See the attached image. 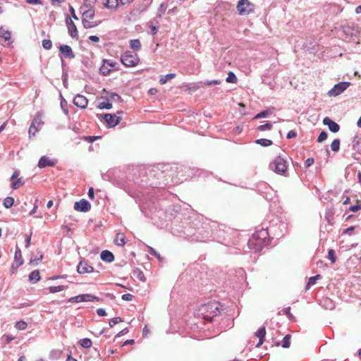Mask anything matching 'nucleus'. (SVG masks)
Segmentation results:
<instances>
[{"instance_id":"obj_1","label":"nucleus","mask_w":361,"mask_h":361,"mask_svg":"<svg viewBox=\"0 0 361 361\" xmlns=\"http://www.w3.org/2000/svg\"><path fill=\"white\" fill-rule=\"evenodd\" d=\"M219 307L216 302H209L201 305L195 312L197 317H202L206 321L212 322V318L217 315Z\"/></svg>"},{"instance_id":"obj_2","label":"nucleus","mask_w":361,"mask_h":361,"mask_svg":"<svg viewBox=\"0 0 361 361\" xmlns=\"http://www.w3.org/2000/svg\"><path fill=\"white\" fill-rule=\"evenodd\" d=\"M267 235V231L262 230L259 232L255 233L252 235L251 238L248 240V246L250 249L254 250L255 252L260 251L264 244V239Z\"/></svg>"},{"instance_id":"obj_3","label":"nucleus","mask_w":361,"mask_h":361,"mask_svg":"<svg viewBox=\"0 0 361 361\" xmlns=\"http://www.w3.org/2000/svg\"><path fill=\"white\" fill-rule=\"evenodd\" d=\"M269 167L277 174L285 175L288 169V163L281 156H278L270 163Z\"/></svg>"},{"instance_id":"obj_4","label":"nucleus","mask_w":361,"mask_h":361,"mask_svg":"<svg viewBox=\"0 0 361 361\" xmlns=\"http://www.w3.org/2000/svg\"><path fill=\"white\" fill-rule=\"evenodd\" d=\"M121 61L126 67H135L138 65L140 58L136 53L126 51L121 55Z\"/></svg>"},{"instance_id":"obj_5","label":"nucleus","mask_w":361,"mask_h":361,"mask_svg":"<svg viewBox=\"0 0 361 361\" xmlns=\"http://www.w3.org/2000/svg\"><path fill=\"white\" fill-rule=\"evenodd\" d=\"M44 124L42 120V115L38 112L35 117L33 118L31 125L28 130L29 137H35L37 133L41 130L42 126Z\"/></svg>"},{"instance_id":"obj_6","label":"nucleus","mask_w":361,"mask_h":361,"mask_svg":"<svg viewBox=\"0 0 361 361\" xmlns=\"http://www.w3.org/2000/svg\"><path fill=\"white\" fill-rule=\"evenodd\" d=\"M94 16V11L92 9H89L83 12L82 16V22L85 28H92L98 25L96 22L91 21V20L93 19Z\"/></svg>"},{"instance_id":"obj_7","label":"nucleus","mask_w":361,"mask_h":361,"mask_svg":"<svg viewBox=\"0 0 361 361\" xmlns=\"http://www.w3.org/2000/svg\"><path fill=\"white\" fill-rule=\"evenodd\" d=\"M254 6L248 0H240L237 9L240 15H248L253 11Z\"/></svg>"},{"instance_id":"obj_8","label":"nucleus","mask_w":361,"mask_h":361,"mask_svg":"<svg viewBox=\"0 0 361 361\" xmlns=\"http://www.w3.org/2000/svg\"><path fill=\"white\" fill-rule=\"evenodd\" d=\"M122 114L123 111H118L117 114H104L103 118L109 127H114L121 121V117L118 115Z\"/></svg>"},{"instance_id":"obj_9","label":"nucleus","mask_w":361,"mask_h":361,"mask_svg":"<svg viewBox=\"0 0 361 361\" xmlns=\"http://www.w3.org/2000/svg\"><path fill=\"white\" fill-rule=\"evenodd\" d=\"M349 82H341L335 85L334 87L329 91V95L331 97H336L343 92L349 86Z\"/></svg>"},{"instance_id":"obj_10","label":"nucleus","mask_w":361,"mask_h":361,"mask_svg":"<svg viewBox=\"0 0 361 361\" xmlns=\"http://www.w3.org/2000/svg\"><path fill=\"white\" fill-rule=\"evenodd\" d=\"M73 207L77 211L86 212L90 209L91 204L87 200L82 199L75 202Z\"/></svg>"},{"instance_id":"obj_11","label":"nucleus","mask_w":361,"mask_h":361,"mask_svg":"<svg viewBox=\"0 0 361 361\" xmlns=\"http://www.w3.org/2000/svg\"><path fill=\"white\" fill-rule=\"evenodd\" d=\"M73 103L80 109H85L87 106L88 100L85 96L82 94H77L74 97Z\"/></svg>"},{"instance_id":"obj_12","label":"nucleus","mask_w":361,"mask_h":361,"mask_svg":"<svg viewBox=\"0 0 361 361\" xmlns=\"http://www.w3.org/2000/svg\"><path fill=\"white\" fill-rule=\"evenodd\" d=\"M78 272L81 274L91 273L93 271L94 268L88 264V263L85 261L80 262L78 266Z\"/></svg>"},{"instance_id":"obj_13","label":"nucleus","mask_w":361,"mask_h":361,"mask_svg":"<svg viewBox=\"0 0 361 361\" xmlns=\"http://www.w3.org/2000/svg\"><path fill=\"white\" fill-rule=\"evenodd\" d=\"M18 176L19 172L15 171L11 176V180H13L11 188L13 189L16 190L24 184V180L22 178H18Z\"/></svg>"},{"instance_id":"obj_14","label":"nucleus","mask_w":361,"mask_h":361,"mask_svg":"<svg viewBox=\"0 0 361 361\" xmlns=\"http://www.w3.org/2000/svg\"><path fill=\"white\" fill-rule=\"evenodd\" d=\"M323 123L327 126L329 129L333 133H337L340 130L339 125L329 117H325L324 118Z\"/></svg>"},{"instance_id":"obj_15","label":"nucleus","mask_w":361,"mask_h":361,"mask_svg":"<svg viewBox=\"0 0 361 361\" xmlns=\"http://www.w3.org/2000/svg\"><path fill=\"white\" fill-rule=\"evenodd\" d=\"M66 23L68 30V33L70 34L71 37L77 38L78 37V32L75 23L70 18H67Z\"/></svg>"},{"instance_id":"obj_16","label":"nucleus","mask_w":361,"mask_h":361,"mask_svg":"<svg viewBox=\"0 0 361 361\" xmlns=\"http://www.w3.org/2000/svg\"><path fill=\"white\" fill-rule=\"evenodd\" d=\"M114 66L115 63L104 60L103 61V64L100 67L99 71L102 75H106L110 73L111 68H114Z\"/></svg>"},{"instance_id":"obj_17","label":"nucleus","mask_w":361,"mask_h":361,"mask_svg":"<svg viewBox=\"0 0 361 361\" xmlns=\"http://www.w3.org/2000/svg\"><path fill=\"white\" fill-rule=\"evenodd\" d=\"M56 162L54 160L50 159L48 157L46 156L42 157L38 162V166L39 168L54 166Z\"/></svg>"},{"instance_id":"obj_18","label":"nucleus","mask_w":361,"mask_h":361,"mask_svg":"<svg viewBox=\"0 0 361 361\" xmlns=\"http://www.w3.org/2000/svg\"><path fill=\"white\" fill-rule=\"evenodd\" d=\"M59 50L65 58L72 59L75 56L72 49L68 45H61Z\"/></svg>"},{"instance_id":"obj_19","label":"nucleus","mask_w":361,"mask_h":361,"mask_svg":"<svg viewBox=\"0 0 361 361\" xmlns=\"http://www.w3.org/2000/svg\"><path fill=\"white\" fill-rule=\"evenodd\" d=\"M11 39V32L1 27L0 28V42L9 43Z\"/></svg>"},{"instance_id":"obj_20","label":"nucleus","mask_w":361,"mask_h":361,"mask_svg":"<svg viewBox=\"0 0 361 361\" xmlns=\"http://www.w3.org/2000/svg\"><path fill=\"white\" fill-rule=\"evenodd\" d=\"M256 336L259 338V342L257 344V347H259L261 345H262L264 342V338L266 336V329L264 326L260 327L258 331L256 332Z\"/></svg>"},{"instance_id":"obj_21","label":"nucleus","mask_w":361,"mask_h":361,"mask_svg":"<svg viewBox=\"0 0 361 361\" xmlns=\"http://www.w3.org/2000/svg\"><path fill=\"white\" fill-rule=\"evenodd\" d=\"M100 257L103 261L106 262H111L114 260V255L109 250L102 251L101 252Z\"/></svg>"},{"instance_id":"obj_22","label":"nucleus","mask_w":361,"mask_h":361,"mask_svg":"<svg viewBox=\"0 0 361 361\" xmlns=\"http://www.w3.org/2000/svg\"><path fill=\"white\" fill-rule=\"evenodd\" d=\"M114 243L118 246H123L126 243L125 235L121 233H118L114 239Z\"/></svg>"},{"instance_id":"obj_23","label":"nucleus","mask_w":361,"mask_h":361,"mask_svg":"<svg viewBox=\"0 0 361 361\" xmlns=\"http://www.w3.org/2000/svg\"><path fill=\"white\" fill-rule=\"evenodd\" d=\"M41 279L40 274L38 270H34L29 274V281L31 283H37Z\"/></svg>"},{"instance_id":"obj_24","label":"nucleus","mask_w":361,"mask_h":361,"mask_svg":"<svg viewBox=\"0 0 361 361\" xmlns=\"http://www.w3.org/2000/svg\"><path fill=\"white\" fill-rule=\"evenodd\" d=\"M129 46L134 51H139L142 47L141 42L138 39L130 40Z\"/></svg>"},{"instance_id":"obj_25","label":"nucleus","mask_w":361,"mask_h":361,"mask_svg":"<svg viewBox=\"0 0 361 361\" xmlns=\"http://www.w3.org/2000/svg\"><path fill=\"white\" fill-rule=\"evenodd\" d=\"M99 302L101 299L91 294H83V302Z\"/></svg>"},{"instance_id":"obj_26","label":"nucleus","mask_w":361,"mask_h":361,"mask_svg":"<svg viewBox=\"0 0 361 361\" xmlns=\"http://www.w3.org/2000/svg\"><path fill=\"white\" fill-rule=\"evenodd\" d=\"M133 274L134 277H135L137 279L142 281H145V274L140 269H139L137 268L133 270Z\"/></svg>"},{"instance_id":"obj_27","label":"nucleus","mask_w":361,"mask_h":361,"mask_svg":"<svg viewBox=\"0 0 361 361\" xmlns=\"http://www.w3.org/2000/svg\"><path fill=\"white\" fill-rule=\"evenodd\" d=\"M176 77L175 73H169L166 75H161L160 77L159 82L161 85H164L169 80L173 79Z\"/></svg>"},{"instance_id":"obj_28","label":"nucleus","mask_w":361,"mask_h":361,"mask_svg":"<svg viewBox=\"0 0 361 361\" xmlns=\"http://www.w3.org/2000/svg\"><path fill=\"white\" fill-rule=\"evenodd\" d=\"M118 6V0H106L104 3V6L110 9L116 8Z\"/></svg>"},{"instance_id":"obj_29","label":"nucleus","mask_w":361,"mask_h":361,"mask_svg":"<svg viewBox=\"0 0 361 361\" xmlns=\"http://www.w3.org/2000/svg\"><path fill=\"white\" fill-rule=\"evenodd\" d=\"M321 278L319 274L314 276H312L309 279V281L306 285V289H309L312 286L316 283L317 281Z\"/></svg>"},{"instance_id":"obj_30","label":"nucleus","mask_w":361,"mask_h":361,"mask_svg":"<svg viewBox=\"0 0 361 361\" xmlns=\"http://www.w3.org/2000/svg\"><path fill=\"white\" fill-rule=\"evenodd\" d=\"M255 142L258 145H260L261 146H263V147H269L272 145L271 140H268V139H264V138L257 140L255 141Z\"/></svg>"},{"instance_id":"obj_31","label":"nucleus","mask_w":361,"mask_h":361,"mask_svg":"<svg viewBox=\"0 0 361 361\" xmlns=\"http://www.w3.org/2000/svg\"><path fill=\"white\" fill-rule=\"evenodd\" d=\"M290 338L291 336L290 334H287L284 336L282 341V347L284 348H288L290 345Z\"/></svg>"},{"instance_id":"obj_32","label":"nucleus","mask_w":361,"mask_h":361,"mask_svg":"<svg viewBox=\"0 0 361 361\" xmlns=\"http://www.w3.org/2000/svg\"><path fill=\"white\" fill-rule=\"evenodd\" d=\"M67 287L64 286H50L49 288V291L51 293H54L57 292L62 291L65 290Z\"/></svg>"},{"instance_id":"obj_33","label":"nucleus","mask_w":361,"mask_h":361,"mask_svg":"<svg viewBox=\"0 0 361 361\" xmlns=\"http://www.w3.org/2000/svg\"><path fill=\"white\" fill-rule=\"evenodd\" d=\"M14 203V199L12 197H7L4 200V206L6 208H11Z\"/></svg>"},{"instance_id":"obj_34","label":"nucleus","mask_w":361,"mask_h":361,"mask_svg":"<svg viewBox=\"0 0 361 361\" xmlns=\"http://www.w3.org/2000/svg\"><path fill=\"white\" fill-rule=\"evenodd\" d=\"M80 344L82 347L89 348L92 346V341L90 338H82L80 341Z\"/></svg>"},{"instance_id":"obj_35","label":"nucleus","mask_w":361,"mask_h":361,"mask_svg":"<svg viewBox=\"0 0 361 361\" xmlns=\"http://www.w3.org/2000/svg\"><path fill=\"white\" fill-rule=\"evenodd\" d=\"M226 82L228 83H236L238 81L237 77L233 72H229L228 73V76L226 79Z\"/></svg>"},{"instance_id":"obj_36","label":"nucleus","mask_w":361,"mask_h":361,"mask_svg":"<svg viewBox=\"0 0 361 361\" xmlns=\"http://www.w3.org/2000/svg\"><path fill=\"white\" fill-rule=\"evenodd\" d=\"M14 260H15V262H23L22 253L18 247H16V250L15 252Z\"/></svg>"},{"instance_id":"obj_37","label":"nucleus","mask_w":361,"mask_h":361,"mask_svg":"<svg viewBox=\"0 0 361 361\" xmlns=\"http://www.w3.org/2000/svg\"><path fill=\"white\" fill-rule=\"evenodd\" d=\"M331 149L334 152H338L340 149V140L335 139L331 144Z\"/></svg>"},{"instance_id":"obj_38","label":"nucleus","mask_w":361,"mask_h":361,"mask_svg":"<svg viewBox=\"0 0 361 361\" xmlns=\"http://www.w3.org/2000/svg\"><path fill=\"white\" fill-rule=\"evenodd\" d=\"M27 323L23 320L17 322L15 324V327L18 330H25L27 328Z\"/></svg>"},{"instance_id":"obj_39","label":"nucleus","mask_w":361,"mask_h":361,"mask_svg":"<svg viewBox=\"0 0 361 361\" xmlns=\"http://www.w3.org/2000/svg\"><path fill=\"white\" fill-rule=\"evenodd\" d=\"M271 128H272L271 123L269 122H267L265 124L258 126L257 129L259 131H264V130H269L271 129Z\"/></svg>"},{"instance_id":"obj_40","label":"nucleus","mask_w":361,"mask_h":361,"mask_svg":"<svg viewBox=\"0 0 361 361\" xmlns=\"http://www.w3.org/2000/svg\"><path fill=\"white\" fill-rule=\"evenodd\" d=\"M328 258L331 262V263L334 264L336 261V257L335 255V252L334 250L330 249L328 251Z\"/></svg>"},{"instance_id":"obj_41","label":"nucleus","mask_w":361,"mask_h":361,"mask_svg":"<svg viewBox=\"0 0 361 361\" xmlns=\"http://www.w3.org/2000/svg\"><path fill=\"white\" fill-rule=\"evenodd\" d=\"M38 253H39V257H38V255H36V257H32L30 260V263H31V264L35 263L36 264H37L38 262L42 259L43 255L42 254L41 252H38Z\"/></svg>"},{"instance_id":"obj_42","label":"nucleus","mask_w":361,"mask_h":361,"mask_svg":"<svg viewBox=\"0 0 361 361\" xmlns=\"http://www.w3.org/2000/svg\"><path fill=\"white\" fill-rule=\"evenodd\" d=\"M70 302H83V294L79 295L73 298H71L68 300Z\"/></svg>"},{"instance_id":"obj_43","label":"nucleus","mask_w":361,"mask_h":361,"mask_svg":"<svg viewBox=\"0 0 361 361\" xmlns=\"http://www.w3.org/2000/svg\"><path fill=\"white\" fill-rule=\"evenodd\" d=\"M42 47H44V49H50L52 47V42L50 39H44L42 41Z\"/></svg>"},{"instance_id":"obj_44","label":"nucleus","mask_w":361,"mask_h":361,"mask_svg":"<svg viewBox=\"0 0 361 361\" xmlns=\"http://www.w3.org/2000/svg\"><path fill=\"white\" fill-rule=\"evenodd\" d=\"M99 107L101 109H109L112 107V104L109 102H102L99 104Z\"/></svg>"},{"instance_id":"obj_45","label":"nucleus","mask_w":361,"mask_h":361,"mask_svg":"<svg viewBox=\"0 0 361 361\" xmlns=\"http://www.w3.org/2000/svg\"><path fill=\"white\" fill-rule=\"evenodd\" d=\"M270 114V111H262L261 112H259V114H257L255 117H254V119H259V118H264L266 117L267 116H268L269 114Z\"/></svg>"},{"instance_id":"obj_46","label":"nucleus","mask_w":361,"mask_h":361,"mask_svg":"<svg viewBox=\"0 0 361 361\" xmlns=\"http://www.w3.org/2000/svg\"><path fill=\"white\" fill-rule=\"evenodd\" d=\"M327 136H328V135H327L326 132H325V131L321 132L318 136L317 142H322L324 141L325 140H326Z\"/></svg>"},{"instance_id":"obj_47","label":"nucleus","mask_w":361,"mask_h":361,"mask_svg":"<svg viewBox=\"0 0 361 361\" xmlns=\"http://www.w3.org/2000/svg\"><path fill=\"white\" fill-rule=\"evenodd\" d=\"M121 322L122 319L120 317H114L109 321V324L111 327H113L114 325Z\"/></svg>"},{"instance_id":"obj_48","label":"nucleus","mask_w":361,"mask_h":361,"mask_svg":"<svg viewBox=\"0 0 361 361\" xmlns=\"http://www.w3.org/2000/svg\"><path fill=\"white\" fill-rule=\"evenodd\" d=\"M23 264V262H13L11 265V273H14L17 269Z\"/></svg>"},{"instance_id":"obj_49","label":"nucleus","mask_w":361,"mask_h":361,"mask_svg":"<svg viewBox=\"0 0 361 361\" xmlns=\"http://www.w3.org/2000/svg\"><path fill=\"white\" fill-rule=\"evenodd\" d=\"M202 84L204 85H208V86H210V85H219V84H220V80H213L206 81L204 82H202Z\"/></svg>"},{"instance_id":"obj_50","label":"nucleus","mask_w":361,"mask_h":361,"mask_svg":"<svg viewBox=\"0 0 361 361\" xmlns=\"http://www.w3.org/2000/svg\"><path fill=\"white\" fill-rule=\"evenodd\" d=\"M100 137H98V136H86L85 137V140H86L87 142H94L95 140H98Z\"/></svg>"},{"instance_id":"obj_51","label":"nucleus","mask_w":361,"mask_h":361,"mask_svg":"<svg viewBox=\"0 0 361 361\" xmlns=\"http://www.w3.org/2000/svg\"><path fill=\"white\" fill-rule=\"evenodd\" d=\"M147 248L151 255L157 257V258L160 257L159 254H158L153 247H152L150 246H147Z\"/></svg>"},{"instance_id":"obj_52","label":"nucleus","mask_w":361,"mask_h":361,"mask_svg":"<svg viewBox=\"0 0 361 361\" xmlns=\"http://www.w3.org/2000/svg\"><path fill=\"white\" fill-rule=\"evenodd\" d=\"M361 209V204H357L356 205H354V206H351L350 208H349V210L353 212H356L357 211Z\"/></svg>"},{"instance_id":"obj_53","label":"nucleus","mask_w":361,"mask_h":361,"mask_svg":"<svg viewBox=\"0 0 361 361\" xmlns=\"http://www.w3.org/2000/svg\"><path fill=\"white\" fill-rule=\"evenodd\" d=\"M133 295L130 293H126L122 295V299L126 301H130L133 300Z\"/></svg>"},{"instance_id":"obj_54","label":"nucleus","mask_w":361,"mask_h":361,"mask_svg":"<svg viewBox=\"0 0 361 361\" xmlns=\"http://www.w3.org/2000/svg\"><path fill=\"white\" fill-rule=\"evenodd\" d=\"M314 159L313 158H308L306 159L305 162V165L306 167H310L314 164Z\"/></svg>"},{"instance_id":"obj_55","label":"nucleus","mask_w":361,"mask_h":361,"mask_svg":"<svg viewBox=\"0 0 361 361\" xmlns=\"http://www.w3.org/2000/svg\"><path fill=\"white\" fill-rule=\"evenodd\" d=\"M296 137V133L295 131L294 130H290L288 133H287V135H286V137L288 139H291V138H293Z\"/></svg>"},{"instance_id":"obj_56","label":"nucleus","mask_w":361,"mask_h":361,"mask_svg":"<svg viewBox=\"0 0 361 361\" xmlns=\"http://www.w3.org/2000/svg\"><path fill=\"white\" fill-rule=\"evenodd\" d=\"M64 104H66V102L65 100H63L61 102V108L63 109V111L64 112V114L66 115H68V111L66 108H65V105Z\"/></svg>"},{"instance_id":"obj_57","label":"nucleus","mask_w":361,"mask_h":361,"mask_svg":"<svg viewBox=\"0 0 361 361\" xmlns=\"http://www.w3.org/2000/svg\"><path fill=\"white\" fill-rule=\"evenodd\" d=\"M4 338H5L6 343H9L14 339V337L11 335H4Z\"/></svg>"},{"instance_id":"obj_58","label":"nucleus","mask_w":361,"mask_h":361,"mask_svg":"<svg viewBox=\"0 0 361 361\" xmlns=\"http://www.w3.org/2000/svg\"><path fill=\"white\" fill-rule=\"evenodd\" d=\"M97 313L99 316H101V317H104L105 316L106 314V311L104 310V309H102V308H99V309H97Z\"/></svg>"},{"instance_id":"obj_59","label":"nucleus","mask_w":361,"mask_h":361,"mask_svg":"<svg viewBox=\"0 0 361 361\" xmlns=\"http://www.w3.org/2000/svg\"><path fill=\"white\" fill-rule=\"evenodd\" d=\"M88 197L91 199V200H94V189L93 188H90L88 190Z\"/></svg>"},{"instance_id":"obj_60","label":"nucleus","mask_w":361,"mask_h":361,"mask_svg":"<svg viewBox=\"0 0 361 361\" xmlns=\"http://www.w3.org/2000/svg\"><path fill=\"white\" fill-rule=\"evenodd\" d=\"M89 39L94 42H98L99 41V38L95 35H91L89 37Z\"/></svg>"},{"instance_id":"obj_61","label":"nucleus","mask_w":361,"mask_h":361,"mask_svg":"<svg viewBox=\"0 0 361 361\" xmlns=\"http://www.w3.org/2000/svg\"><path fill=\"white\" fill-rule=\"evenodd\" d=\"M133 1V0H120V4L123 6H125L131 4Z\"/></svg>"},{"instance_id":"obj_62","label":"nucleus","mask_w":361,"mask_h":361,"mask_svg":"<svg viewBox=\"0 0 361 361\" xmlns=\"http://www.w3.org/2000/svg\"><path fill=\"white\" fill-rule=\"evenodd\" d=\"M128 332V329L127 328H125L124 329L121 330L119 333H118L116 336V337H119V336H121L126 334H127Z\"/></svg>"},{"instance_id":"obj_63","label":"nucleus","mask_w":361,"mask_h":361,"mask_svg":"<svg viewBox=\"0 0 361 361\" xmlns=\"http://www.w3.org/2000/svg\"><path fill=\"white\" fill-rule=\"evenodd\" d=\"M31 242V235H27L26 240H25V247H28L30 245Z\"/></svg>"},{"instance_id":"obj_64","label":"nucleus","mask_w":361,"mask_h":361,"mask_svg":"<svg viewBox=\"0 0 361 361\" xmlns=\"http://www.w3.org/2000/svg\"><path fill=\"white\" fill-rule=\"evenodd\" d=\"M285 314L289 317L290 318L292 317V314H290V307H287L286 309L283 310Z\"/></svg>"}]
</instances>
